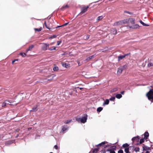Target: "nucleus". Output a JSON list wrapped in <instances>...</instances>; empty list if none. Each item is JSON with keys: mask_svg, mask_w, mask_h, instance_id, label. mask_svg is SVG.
Instances as JSON below:
<instances>
[{"mask_svg": "<svg viewBox=\"0 0 153 153\" xmlns=\"http://www.w3.org/2000/svg\"><path fill=\"white\" fill-rule=\"evenodd\" d=\"M17 103H16L15 101H13V102H10L9 100H7L4 102L2 103H0V107L1 108L6 106L7 105H16Z\"/></svg>", "mask_w": 153, "mask_h": 153, "instance_id": "1", "label": "nucleus"}, {"mask_svg": "<svg viewBox=\"0 0 153 153\" xmlns=\"http://www.w3.org/2000/svg\"><path fill=\"white\" fill-rule=\"evenodd\" d=\"M146 96L149 100H152L153 102V89H151L146 94Z\"/></svg>", "mask_w": 153, "mask_h": 153, "instance_id": "2", "label": "nucleus"}, {"mask_svg": "<svg viewBox=\"0 0 153 153\" xmlns=\"http://www.w3.org/2000/svg\"><path fill=\"white\" fill-rule=\"evenodd\" d=\"M90 4H89L87 6H83L81 8V12L80 13L81 14H83L86 12L88 9L89 8Z\"/></svg>", "mask_w": 153, "mask_h": 153, "instance_id": "3", "label": "nucleus"}, {"mask_svg": "<svg viewBox=\"0 0 153 153\" xmlns=\"http://www.w3.org/2000/svg\"><path fill=\"white\" fill-rule=\"evenodd\" d=\"M87 119V116L86 117H84L82 118H79L77 119V120L79 122L81 123H85Z\"/></svg>", "mask_w": 153, "mask_h": 153, "instance_id": "4", "label": "nucleus"}, {"mask_svg": "<svg viewBox=\"0 0 153 153\" xmlns=\"http://www.w3.org/2000/svg\"><path fill=\"white\" fill-rule=\"evenodd\" d=\"M130 54V53L125 54L123 55H120L118 56V62L120 61V60H122L123 59L125 58L126 56Z\"/></svg>", "mask_w": 153, "mask_h": 153, "instance_id": "5", "label": "nucleus"}, {"mask_svg": "<svg viewBox=\"0 0 153 153\" xmlns=\"http://www.w3.org/2000/svg\"><path fill=\"white\" fill-rule=\"evenodd\" d=\"M49 44L43 43L42 47V49L44 51L48 49V48L49 47Z\"/></svg>", "mask_w": 153, "mask_h": 153, "instance_id": "6", "label": "nucleus"}, {"mask_svg": "<svg viewBox=\"0 0 153 153\" xmlns=\"http://www.w3.org/2000/svg\"><path fill=\"white\" fill-rule=\"evenodd\" d=\"M135 19L133 18H130L128 19V23H131L132 25L135 24Z\"/></svg>", "mask_w": 153, "mask_h": 153, "instance_id": "7", "label": "nucleus"}, {"mask_svg": "<svg viewBox=\"0 0 153 153\" xmlns=\"http://www.w3.org/2000/svg\"><path fill=\"white\" fill-rule=\"evenodd\" d=\"M123 69V68H118L117 69V74L120 75L122 73Z\"/></svg>", "mask_w": 153, "mask_h": 153, "instance_id": "8", "label": "nucleus"}, {"mask_svg": "<svg viewBox=\"0 0 153 153\" xmlns=\"http://www.w3.org/2000/svg\"><path fill=\"white\" fill-rule=\"evenodd\" d=\"M122 25L121 21H120L118 22H115L113 24V26H115L120 25Z\"/></svg>", "mask_w": 153, "mask_h": 153, "instance_id": "9", "label": "nucleus"}, {"mask_svg": "<svg viewBox=\"0 0 153 153\" xmlns=\"http://www.w3.org/2000/svg\"><path fill=\"white\" fill-rule=\"evenodd\" d=\"M117 30L116 28H112L111 29V33L113 35H115L117 34Z\"/></svg>", "mask_w": 153, "mask_h": 153, "instance_id": "10", "label": "nucleus"}, {"mask_svg": "<svg viewBox=\"0 0 153 153\" xmlns=\"http://www.w3.org/2000/svg\"><path fill=\"white\" fill-rule=\"evenodd\" d=\"M139 27V26L137 24H136L132 26H130V28H131L133 29H136L138 28Z\"/></svg>", "mask_w": 153, "mask_h": 153, "instance_id": "11", "label": "nucleus"}, {"mask_svg": "<svg viewBox=\"0 0 153 153\" xmlns=\"http://www.w3.org/2000/svg\"><path fill=\"white\" fill-rule=\"evenodd\" d=\"M34 47V45H30L28 48L26 50V51L27 52L29 51H31Z\"/></svg>", "mask_w": 153, "mask_h": 153, "instance_id": "12", "label": "nucleus"}, {"mask_svg": "<svg viewBox=\"0 0 153 153\" xmlns=\"http://www.w3.org/2000/svg\"><path fill=\"white\" fill-rule=\"evenodd\" d=\"M128 19H126L125 20H123L121 21V22H122V24H125L126 23H128Z\"/></svg>", "mask_w": 153, "mask_h": 153, "instance_id": "13", "label": "nucleus"}, {"mask_svg": "<svg viewBox=\"0 0 153 153\" xmlns=\"http://www.w3.org/2000/svg\"><path fill=\"white\" fill-rule=\"evenodd\" d=\"M57 47L54 46H53L51 48H49V47L48 48V49L50 51H53L56 50V48Z\"/></svg>", "mask_w": 153, "mask_h": 153, "instance_id": "14", "label": "nucleus"}, {"mask_svg": "<svg viewBox=\"0 0 153 153\" xmlns=\"http://www.w3.org/2000/svg\"><path fill=\"white\" fill-rule=\"evenodd\" d=\"M144 139H147L148 137V136H149V134L148 133V132H146L144 134Z\"/></svg>", "mask_w": 153, "mask_h": 153, "instance_id": "15", "label": "nucleus"}, {"mask_svg": "<svg viewBox=\"0 0 153 153\" xmlns=\"http://www.w3.org/2000/svg\"><path fill=\"white\" fill-rule=\"evenodd\" d=\"M94 57V55H92L91 56H89L86 59L87 60H90L92 59H93Z\"/></svg>", "mask_w": 153, "mask_h": 153, "instance_id": "16", "label": "nucleus"}, {"mask_svg": "<svg viewBox=\"0 0 153 153\" xmlns=\"http://www.w3.org/2000/svg\"><path fill=\"white\" fill-rule=\"evenodd\" d=\"M36 31H38V32H39L41 31L42 30V27H41L39 29L36 28H35L34 29Z\"/></svg>", "mask_w": 153, "mask_h": 153, "instance_id": "17", "label": "nucleus"}, {"mask_svg": "<svg viewBox=\"0 0 153 153\" xmlns=\"http://www.w3.org/2000/svg\"><path fill=\"white\" fill-rule=\"evenodd\" d=\"M116 97L117 98L120 99L122 97V96L120 94H118L116 95Z\"/></svg>", "mask_w": 153, "mask_h": 153, "instance_id": "18", "label": "nucleus"}, {"mask_svg": "<svg viewBox=\"0 0 153 153\" xmlns=\"http://www.w3.org/2000/svg\"><path fill=\"white\" fill-rule=\"evenodd\" d=\"M109 103V100L108 99H106L105 101V102H104L103 105H108Z\"/></svg>", "mask_w": 153, "mask_h": 153, "instance_id": "19", "label": "nucleus"}, {"mask_svg": "<svg viewBox=\"0 0 153 153\" xmlns=\"http://www.w3.org/2000/svg\"><path fill=\"white\" fill-rule=\"evenodd\" d=\"M107 143V142H106L104 141V142H102V143H100L98 144L97 145V146H102V145H103L104 144H105L106 143Z\"/></svg>", "mask_w": 153, "mask_h": 153, "instance_id": "20", "label": "nucleus"}, {"mask_svg": "<svg viewBox=\"0 0 153 153\" xmlns=\"http://www.w3.org/2000/svg\"><path fill=\"white\" fill-rule=\"evenodd\" d=\"M140 23L143 26H149V25L146 24L144 23L141 20L140 21Z\"/></svg>", "mask_w": 153, "mask_h": 153, "instance_id": "21", "label": "nucleus"}, {"mask_svg": "<svg viewBox=\"0 0 153 153\" xmlns=\"http://www.w3.org/2000/svg\"><path fill=\"white\" fill-rule=\"evenodd\" d=\"M103 18V17L102 16H98L97 19V20L98 21H99L100 20H101Z\"/></svg>", "mask_w": 153, "mask_h": 153, "instance_id": "22", "label": "nucleus"}, {"mask_svg": "<svg viewBox=\"0 0 153 153\" xmlns=\"http://www.w3.org/2000/svg\"><path fill=\"white\" fill-rule=\"evenodd\" d=\"M19 54L21 55L23 57H25L26 56V54L24 53H20Z\"/></svg>", "mask_w": 153, "mask_h": 153, "instance_id": "23", "label": "nucleus"}, {"mask_svg": "<svg viewBox=\"0 0 153 153\" xmlns=\"http://www.w3.org/2000/svg\"><path fill=\"white\" fill-rule=\"evenodd\" d=\"M44 25L45 27L48 29H49L50 30H51L50 28L48 27L47 25L46 22L45 21L44 22Z\"/></svg>", "mask_w": 153, "mask_h": 153, "instance_id": "24", "label": "nucleus"}, {"mask_svg": "<svg viewBox=\"0 0 153 153\" xmlns=\"http://www.w3.org/2000/svg\"><path fill=\"white\" fill-rule=\"evenodd\" d=\"M148 67L153 66V64L151 62H149L148 64Z\"/></svg>", "mask_w": 153, "mask_h": 153, "instance_id": "25", "label": "nucleus"}, {"mask_svg": "<svg viewBox=\"0 0 153 153\" xmlns=\"http://www.w3.org/2000/svg\"><path fill=\"white\" fill-rule=\"evenodd\" d=\"M53 77H54V76H50V78H48L47 79L48 81H51L53 79Z\"/></svg>", "mask_w": 153, "mask_h": 153, "instance_id": "26", "label": "nucleus"}, {"mask_svg": "<svg viewBox=\"0 0 153 153\" xmlns=\"http://www.w3.org/2000/svg\"><path fill=\"white\" fill-rule=\"evenodd\" d=\"M125 151L126 153H130L129 152V148H127L125 149Z\"/></svg>", "mask_w": 153, "mask_h": 153, "instance_id": "27", "label": "nucleus"}, {"mask_svg": "<svg viewBox=\"0 0 153 153\" xmlns=\"http://www.w3.org/2000/svg\"><path fill=\"white\" fill-rule=\"evenodd\" d=\"M98 151V149H94L93 151V153H97Z\"/></svg>", "mask_w": 153, "mask_h": 153, "instance_id": "28", "label": "nucleus"}, {"mask_svg": "<svg viewBox=\"0 0 153 153\" xmlns=\"http://www.w3.org/2000/svg\"><path fill=\"white\" fill-rule=\"evenodd\" d=\"M129 146L128 144L127 143H125V144H124L123 145V147L124 148H126L128 147Z\"/></svg>", "mask_w": 153, "mask_h": 153, "instance_id": "29", "label": "nucleus"}, {"mask_svg": "<svg viewBox=\"0 0 153 153\" xmlns=\"http://www.w3.org/2000/svg\"><path fill=\"white\" fill-rule=\"evenodd\" d=\"M102 109V107H99L97 108V111L98 112H100L101 111Z\"/></svg>", "mask_w": 153, "mask_h": 153, "instance_id": "30", "label": "nucleus"}, {"mask_svg": "<svg viewBox=\"0 0 153 153\" xmlns=\"http://www.w3.org/2000/svg\"><path fill=\"white\" fill-rule=\"evenodd\" d=\"M53 69L54 71H57L59 70L58 68H53Z\"/></svg>", "mask_w": 153, "mask_h": 153, "instance_id": "31", "label": "nucleus"}, {"mask_svg": "<svg viewBox=\"0 0 153 153\" xmlns=\"http://www.w3.org/2000/svg\"><path fill=\"white\" fill-rule=\"evenodd\" d=\"M69 7V6L68 5H66L65 6H63L62 8V9H64L65 8H68Z\"/></svg>", "mask_w": 153, "mask_h": 153, "instance_id": "32", "label": "nucleus"}, {"mask_svg": "<svg viewBox=\"0 0 153 153\" xmlns=\"http://www.w3.org/2000/svg\"><path fill=\"white\" fill-rule=\"evenodd\" d=\"M19 59H14V60H13L12 62V63L13 64H14L15 62H16V61H18V60H19Z\"/></svg>", "mask_w": 153, "mask_h": 153, "instance_id": "33", "label": "nucleus"}, {"mask_svg": "<svg viewBox=\"0 0 153 153\" xmlns=\"http://www.w3.org/2000/svg\"><path fill=\"white\" fill-rule=\"evenodd\" d=\"M71 120H66L65 121V123L67 124L69 123L71 121Z\"/></svg>", "mask_w": 153, "mask_h": 153, "instance_id": "34", "label": "nucleus"}, {"mask_svg": "<svg viewBox=\"0 0 153 153\" xmlns=\"http://www.w3.org/2000/svg\"><path fill=\"white\" fill-rule=\"evenodd\" d=\"M124 13H128L129 14H132L133 13H131L130 12H129V11H125Z\"/></svg>", "mask_w": 153, "mask_h": 153, "instance_id": "35", "label": "nucleus"}, {"mask_svg": "<svg viewBox=\"0 0 153 153\" xmlns=\"http://www.w3.org/2000/svg\"><path fill=\"white\" fill-rule=\"evenodd\" d=\"M62 65L63 67H66L67 65L66 63H62Z\"/></svg>", "mask_w": 153, "mask_h": 153, "instance_id": "36", "label": "nucleus"}, {"mask_svg": "<svg viewBox=\"0 0 153 153\" xmlns=\"http://www.w3.org/2000/svg\"><path fill=\"white\" fill-rule=\"evenodd\" d=\"M144 139H140V143H142L144 142Z\"/></svg>", "mask_w": 153, "mask_h": 153, "instance_id": "37", "label": "nucleus"}, {"mask_svg": "<svg viewBox=\"0 0 153 153\" xmlns=\"http://www.w3.org/2000/svg\"><path fill=\"white\" fill-rule=\"evenodd\" d=\"M67 129V128H66V127L65 126H63L62 128V130H63V131H65V130H66Z\"/></svg>", "mask_w": 153, "mask_h": 153, "instance_id": "38", "label": "nucleus"}, {"mask_svg": "<svg viewBox=\"0 0 153 153\" xmlns=\"http://www.w3.org/2000/svg\"><path fill=\"white\" fill-rule=\"evenodd\" d=\"M115 99V97H113L111 98L110 99V100L111 101Z\"/></svg>", "mask_w": 153, "mask_h": 153, "instance_id": "39", "label": "nucleus"}, {"mask_svg": "<svg viewBox=\"0 0 153 153\" xmlns=\"http://www.w3.org/2000/svg\"><path fill=\"white\" fill-rule=\"evenodd\" d=\"M118 153H123V150L120 149L118 151Z\"/></svg>", "mask_w": 153, "mask_h": 153, "instance_id": "40", "label": "nucleus"}, {"mask_svg": "<svg viewBox=\"0 0 153 153\" xmlns=\"http://www.w3.org/2000/svg\"><path fill=\"white\" fill-rule=\"evenodd\" d=\"M108 151H110V153H115V152L113 150H108Z\"/></svg>", "mask_w": 153, "mask_h": 153, "instance_id": "41", "label": "nucleus"}, {"mask_svg": "<svg viewBox=\"0 0 153 153\" xmlns=\"http://www.w3.org/2000/svg\"><path fill=\"white\" fill-rule=\"evenodd\" d=\"M56 37V36L55 35H53V36H51L50 38L51 39H53V38H55Z\"/></svg>", "mask_w": 153, "mask_h": 153, "instance_id": "42", "label": "nucleus"}, {"mask_svg": "<svg viewBox=\"0 0 153 153\" xmlns=\"http://www.w3.org/2000/svg\"><path fill=\"white\" fill-rule=\"evenodd\" d=\"M61 42V41H58L57 42V45H59V44H60Z\"/></svg>", "mask_w": 153, "mask_h": 153, "instance_id": "43", "label": "nucleus"}, {"mask_svg": "<svg viewBox=\"0 0 153 153\" xmlns=\"http://www.w3.org/2000/svg\"><path fill=\"white\" fill-rule=\"evenodd\" d=\"M90 35H87L86 36V39H87L89 38Z\"/></svg>", "mask_w": 153, "mask_h": 153, "instance_id": "44", "label": "nucleus"}, {"mask_svg": "<svg viewBox=\"0 0 153 153\" xmlns=\"http://www.w3.org/2000/svg\"><path fill=\"white\" fill-rule=\"evenodd\" d=\"M68 23H69V22L66 23H65V24H64V25H61V26H65L67 25Z\"/></svg>", "mask_w": 153, "mask_h": 153, "instance_id": "45", "label": "nucleus"}, {"mask_svg": "<svg viewBox=\"0 0 153 153\" xmlns=\"http://www.w3.org/2000/svg\"><path fill=\"white\" fill-rule=\"evenodd\" d=\"M54 148H55V149H58V146H57L55 145L54 146Z\"/></svg>", "mask_w": 153, "mask_h": 153, "instance_id": "46", "label": "nucleus"}, {"mask_svg": "<svg viewBox=\"0 0 153 153\" xmlns=\"http://www.w3.org/2000/svg\"><path fill=\"white\" fill-rule=\"evenodd\" d=\"M137 137H133L132 138V140H135V139Z\"/></svg>", "mask_w": 153, "mask_h": 153, "instance_id": "47", "label": "nucleus"}, {"mask_svg": "<svg viewBox=\"0 0 153 153\" xmlns=\"http://www.w3.org/2000/svg\"><path fill=\"white\" fill-rule=\"evenodd\" d=\"M62 27V26H61H61H57V27H56V28H57Z\"/></svg>", "mask_w": 153, "mask_h": 153, "instance_id": "48", "label": "nucleus"}, {"mask_svg": "<svg viewBox=\"0 0 153 153\" xmlns=\"http://www.w3.org/2000/svg\"><path fill=\"white\" fill-rule=\"evenodd\" d=\"M121 93L122 94H123L124 93V91H122V92H121Z\"/></svg>", "mask_w": 153, "mask_h": 153, "instance_id": "49", "label": "nucleus"}, {"mask_svg": "<svg viewBox=\"0 0 153 153\" xmlns=\"http://www.w3.org/2000/svg\"><path fill=\"white\" fill-rule=\"evenodd\" d=\"M145 153H150L148 151L146 152Z\"/></svg>", "mask_w": 153, "mask_h": 153, "instance_id": "50", "label": "nucleus"}, {"mask_svg": "<svg viewBox=\"0 0 153 153\" xmlns=\"http://www.w3.org/2000/svg\"><path fill=\"white\" fill-rule=\"evenodd\" d=\"M27 94L28 95V97H29V94Z\"/></svg>", "mask_w": 153, "mask_h": 153, "instance_id": "51", "label": "nucleus"}, {"mask_svg": "<svg viewBox=\"0 0 153 153\" xmlns=\"http://www.w3.org/2000/svg\"><path fill=\"white\" fill-rule=\"evenodd\" d=\"M80 88V90H81V89H82V88Z\"/></svg>", "mask_w": 153, "mask_h": 153, "instance_id": "52", "label": "nucleus"}, {"mask_svg": "<svg viewBox=\"0 0 153 153\" xmlns=\"http://www.w3.org/2000/svg\"><path fill=\"white\" fill-rule=\"evenodd\" d=\"M50 45H52V43H51Z\"/></svg>", "mask_w": 153, "mask_h": 153, "instance_id": "53", "label": "nucleus"}, {"mask_svg": "<svg viewBox=\"0 0 153 153\" xmlns=\"http://www.w3.org/2000/svg\"><path fill=\"white\" fill-rule=\"evenodd\" d=\"M1 107H0V109H1Z\"/></svg>", "mask_w": 153, "mask_h": 153, "instance_id": "54", "label": "nucleus"}]
</instances>
